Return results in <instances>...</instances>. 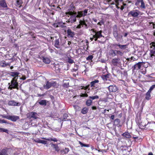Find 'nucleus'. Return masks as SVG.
Wrapping results in <instances>:
<instances>
[{
  "instance_id": "5fc2aeb1",
  "label": "nucleus",
  "mask_w": 155,
  "mask_h": 155,
  "mask_svg": "<svg viewBox=\"0 0 155 155\" xmlns=\"http://www.w3.org/2000/svg\"><path fill=\"white\" fill-rule=\"evenodd\" d=\"M120 45V44H113L112 45V46L114 47H115L116 48H116V47L117 46H119V45Z\"/></svg>"
},
{
  "instance_id": "20e7f679",
  "label": "nucleus",
  "mask_w": 155,
  "mask_h": 155,
  "mask_svg": "<svg viewBox=\"0 0 155 155\" xmlns=\"http://www.w3.org/2000/svg\"><path fill=\"white\" fill-rule=\"evenodd\" d=\"M140 12L137 10H133L128 13V16H132L134 17H137L139 15Z\"/></svg>"
},
{
  "instance_id": "774afa93",
  "label": "nucleus",
  "mask_w": 155,
  "mask_h": 155,
  "mask_svg": "<svg viewBox=\"0 0 155 155\" xmlns=\"http://www.w3.org/2000/svg\"><path fill=\"white\" fill-rule=\"evenodd\" d=\"M148 155H153V154L152 153L150 152L149 153Z\"/></svg>"
},
{
  "instance_id": "c9c22d12",
  "label": "nucleus",
  "mask_w": 155,
  "mask_h": 155,
  "mask_svg": "<svg viewBox=\"0 0 155 155\" xmlns=\"http://www.w3.org/2000/svg\"><path fill=\"white\" fill-rule=\"evenodd\" d=\"M153 48L150 51V55L151 57L154 56L155 54V46H153Z\"/></svg>"
},
{
  "instance_id": "0e129e2a",
  "label": "nucleus",
  "mask_w": 155,
  "mask_h": 155,
  "mask_svg": "<svg viewBox=\"0 0 155 155\" xmlns=\"http://www.w3.org/2000/svg\"><path fill=\"white\" fill-rule=\"evenodd\" d=\"M78 70V68H76V69H73V71H77Z\"/></svg>"
},
{
  "instance_id": "f257e3e1",
  "label": "nucleus",
  "mask_w": 155,
  "mask_h": 155,
  "mask_svg": "<svg viewBox=\"0 0 155 155\" xmlns=\"http://www.w3.org/2000/svg\"><path fill=\"white\" fill-rule=\"evenodd\" d=\"M87 13V9H85L84 12H78V14H74L73 12L69 11L66 13V14L69 15H71L70 18L67 21V22L71 23L74 22L76 21V18H80L86 15Z\"/></svg>"
},
{
  "instance_id": "4d7b16f0",
  "label": "nucleus",
  "mask_w": 155,
  "mask_h": 155,
  "mask_svg": "<svg viewBox=\"0 0 155 155\" xmlns=\"http://www.w3.org/2000/svg\"><path fill=\"white\" fill-rule=\"evenodd\" d=\"M48 49L51 53H53L54 52V50L53 49L49 48H48Z\"/></svg>"
},
{
  "instance_id": "ddd939ff",
  "label": "nucleus",
  "mask_w": 155,
  "mask_h": 155,
  "mask_svg": "<svg viewBox=\"0 0 155 155\" xmlns=\"http://www.w3.org/2000/svg\"><path fill=\"white\" fill-rule=\"evenodd\" d=\"M0 6L4 8H7L8 9V6L5 0H0Z\"/></svg>"
},
{
  "instance_id": "3c124183",
  "label": "nucleus",
  "mask_w": 155,
  "mask_h": 155,
  "mask_svg": "<svg viewBox=\"0 0 155 155\" xmlns=\"http://www.w3.org/2000/svg\"><path fill=\"white\" fill-rule=\"evenodd\" d=\"M68 117V116L67 114H64V118L63 119V120L65 121L66 120L65 119H66Z\"/></svg>"
},
{
  "instance_id": "f704fd0d",
  "label": "nucleus",
  "mask_w": 155,
  "mask_h": 155,
  "mask_svg": "<svg viewBox=\"0 0 155 155\" xmlns=\"http://www.w3.org/2000/svg\"><path fill=\"white\" fill-rule=\"evenodd\" d=\"M81 112L83 114H86L87 113V108H83L81 110Z\"/></svg>"
},
{
  "instance_id": "13d9d810",
  "label": "nucleus",
  "mask_w": 155,
  "mask_h": 155,
  "mask_svg": "<svg viewBox=\"0 0 155 155\" xmlns=\"http://www.w3.org/2000/svg\"><path fill=\"white\" fill-rule=\"evenodd\" d=\"M74 107L75 109H80V107L78 106H74Z\"/></svg>"
},
{
  "instance_id": "b1692460",
  "label": "nucleus",
  "mask_w": 155,
  "mask_h": 155,
  "mask_svg": "<svg viewBox=\"0 0 155 155\" xmlns=\"http://www.w3.org/2000/svg\"><path fill=\"white\" fill-rule=\"evenodd\" d=\"M123 137L126 138H129L131 137V136L130 135V134L128 132H125L122 134Z\"/></svg>"
},
{
  "instance_id": "9b49d317",
  "label": "nucleus",
  "mask_w": 155,
  "mask_h": 155,
  "mask_svg": "<svg viewBox=\"0 0 155 155\" xmlns=\"http://www.w3.org/2000/svg\"><path fill=\"white\" fill-rule=\"evenodd\" d=\"M19 74L18 72H11L10 75L14 77L12 79L16 80L18 78Z\"/></svg>"
},
{
  "instance_id": "9d476101",
  "label": "nucleus",
  "mask_w": 155,
  "mask_h": 155,
  "mask_svg": "<svg viewBox=\"0 0 155 155\" xmlns=\"http://www.w3.org/2000/svg\"><path fill=\"white\" fill-rule=\"evenodd\" d=\"M83 20H81L79 21V24L76 27L77 28H80L81 26H83L84 25H85V27L87 26V25L85 23L84 19H83Z\"/></svg>"
},
{
  "instance_id": "f03ea898",
  "label": "nucleus",
  "mask_w": 155,
  "mask_h": 155,
  "mask_svg": "<svg viewBox=\"0 0 155 155\" xmlns=\"http://www.w3.org/2000/svg\"><path fill=\"white\" fill-rule=\"evenodd\" d=\"M51 87H57V83L56 81H51L50 82L48 81L46 82V84L44 85L43 87L44 88L48 90L51 88Z\"/></svg>"
},
{
  "instance_id": "680f3d73",
  "label": "nucleus",
  "mask_w": 155,
  "mask_h": 155,
  "mask_svg": "<svg viewBox=\"0 0 155 155\" xmlns=\"http://www.w3.org/2000/svg\"><path fill=\"white\" fill-rule=\"evenodd\" d=\"M91 108L92 110H96L97 109V107L95 106H93Z\"/></svg>"
},
{
  "instance_id": "603ef678",
  "label": "nucleus",
  "mask_w": 155,
  "mask_h": 155,
  "mask_svg": "<svg viewBox=\"0 0 155 155\" xmlns=\"http://www.w3.org/2000/svg\"><path fill=\"white\" fill-rule=\"evenodd\" d=\"M79 143L81 145V146L82 147H87V145L83 144V143H82L80 141H79Z\"/></svg>"
},
{
  "instance_id": "49530a36",
  "label": "nucleus",
  "mask_w": 155,
  "mask_h": 155,
  "mask_svg": "<svg viewBox=\"0 0 155 155\" xmlns=\"http://www.w3.org/2000/svg\"><path fill=\"white\" fill-rule=\"evenodd\" d=\"M137 2L135 3V5H138L139 3H141L143 1V0H137Z\"/></svg>"
},
{
  "instance_id": "a19ab883",
  "label": "nucleus",
  "mask_w": 155,
  "mask_h": 155,
  "mask_svg": "<svg viewBox=\"0 0 155 155\" xmlns=\"http://www.w3.org/2000/svg\"><path fill=\"white\" fill-rule=\"evenodd\" d=\"M0 116L3 118H6L8 120V119L9 115H6L5 114H1Z\"/></svg>"
},
{
  "instance_id": "473e14b6",
  "label": "nucleus",
  "mask_w": 155,
  "mask_h": 155,
  "mask_svg": "<svg viewBox=\"0 0 155 155\" xmlns=\"http://www.w3.org/2000/svg\"><path fill=\"white\" fill-rule=\"evenodd\" d=\"M150 92H150L148 91V92L147 93L145 97V98L146 99L149 100L150 99Z\"/></svg>"
},
{
  "instance_id": "72a5a7b5",
  "label": "nucleus",
  "mask_w": 155,
  "mask_h": 155,
  "mask_svg": "<svg viewBox=\"0 0 155 155\" xmlns=\"http://www.w3.org/2000/svg\"><path fill=\"white\" fill-rule=\"evenodd\" d=\"M127 45H121L120 44V45H119V47L121 49H124L127 48Z\"/></svg>"
},
{
  "instance_id": "79ce46f5",
  "label": "nucleus",
  "mask_w": 155,
  "mask_h": 155,
  "mask_svg": "<svg viewBox=\"0 0 155 155\" xmlns=\"http://www.w3.org/2000/svg\"><path fill=\"white\" fill-rule=\"evenodd\" d=\"M68 63L70 64H72L74 62V61L73 60L71 59V58H68Z\"/></svg>"
},
{
  "instance_id": "1a4fd4ad",
  "label": "nucleus",
  "mask_w": 155,
  "mask_h": 155,
  "mask_svg": "<svg viewBox=\"0 0 155 155\" xmlns=\"http://www.w3.org/2000/svg\"><path fill=\"white\" fill-rule=\"evenodd\" d=\"M108 89L110 92H115L117 90V88L115 85H114L109 86Z\"/></svg>"
},
{
  "instance_id": "ea45409f",
  "label": "nucleus",
  "mask_w": 155,
  "mask_h": 155,
  "mask_svg": "<svg viewBox=\"0 0 155 155\" xmlns=\"http://www.w3.org/2000/svg\"><path fill=\"white\" fill-rule=\"evenodd\" d=\"M89 98L91 99L94 100L96 99H98L99 98L98 96L96 95L94 96H90Z\"/></svg>"
},
{
  "instance_id": "de8ad7c7",
  "label": "nucleus",
  "mask_w": 155,
  "mask_h": 155,
  "mask_svg": "<svg viewBox=\"0 0 155 155\" xmlns=\"http://www.w3.org/2000/svg\"><path fill=\"white\" fill-rule=\"evenodd\" d=\"M116 54H118L121 56L123 54V53L121 51L118 50H116Z\"/></svg>"
},
{
  "instance_id": "2f4dec72",
  "label": "nucleus",
  "mask_w": 155,
  "mask_h": 155,
  "mask_svg": "<svg viewBox=\"0 0 155 155\" xmlns=\"http://www.w3.org/2000/svg\"><path fill=\"white\" fill-rule=\"evenodd\" d=\"M99 82V81L98 80H95L91 82V87H94L95 84L96 83Z\"/></svg>"
},
{
  "instance_id": "a18cd8bd",
  "label": "nucleus",
  "mask_w": 155,
  "mask_h": 155,
  "mask_svg": "<svg viewBox=\"0 0 155 155\" xmlns=\"http://www.w3.org/2000/svg\"><path fill=\"white\" fill-rule=\"evenodd\" d=\"M155 84L152 85L148 91L151 92V91L155 88Z\"/></svg>"
},
{
  "instance_id": "58836bf2",
  "label": "nucleus",
  "mask_w": 155,
  "mask_h": 155,
  "mask_svg": "<svg viewBox=\"0 0 155 155\" xmlns=\"http://www.w3.org/2000/svg\"><path fill=\"white\" fill-rule=\"evenodd\" d=\"M0 123H5L7 124H9V123L6 120H2L0 119Z\"/></svg>"
},
{
  "instance_id": "09e8293b",
  "label": "nucleus",
  "mask_w": 155,
  "mask_h": 155,
  "mask_svg": "<svg viewBox=\"0 0 155 155\" xmlns=\"http://www.w3.org/2000/svg\"><path fill=\"white\" fill-rule=\"evenodd\" d=\"M92 102V101L91 99H88V106H89L91 105Z\"/></svg>"
},
{
  "instance_id": "c03bdc74",
  "label": "nucleus",
  "mask_w": 155,
  "mask_h": 155,
  "mask_svg": "<svg viewBox=\"0 0 155 155\" xmlns=\"http://www.w3.org/2000/svg\"><path fill=\"white\" fill-rule=\"evenodd\" d=\"M28 33L31 36H32L33 38H36V37L35 36H33L35 34V33L33 32H32V31L29 32Z\"/></svg>"
},
{
  "instance_id": "4be33fe9",
  "label": "nucleus",
  "mask_w": 155,
  "mask_h": 155,
  "mask_svg": "<svg viewBox=\"0 0 155 155\" xmlns=\"http://www.w3.org/2000/svg\"><path fill=\"white\" fill-rule=\"evenodd\" d=\"M84 90H85V93H81L80 96L81 97H87V93H86V90L87 89V86H86L85 87H84Z\"/></svg>"
},
{
  "instance_id": "69168bd1",
  "label": "nucleus",
  "mask_w": 155,
  "mask_h": 155,
  "mask_svg": "<svg viewBox=\"0 0 155 155\" xmlns=\"http://www.w3.org/2000/svg\"><path fill=\"white\" fill-rule=\"evenodd\" d=\"M120 8L121 10H122L124 8V6H121Z\"/></svg>"
},
{
  "instance_id": "aec40b11",
  "label": "nucleus",
  "mask_w": 155,
  "mask_h": 155,
  "mask_svg": "<svg viewBox=\"0 0 155 155\" xmlns=\"http://www.w3.org/2000/svg\"><path fill=\"white\" fill-rule=\"evenodd\" d=\"M41 139H44L45 140H47L49 141H53L54 142H57L58 141L57 139L55 138H47L45 137H41Z\"/></svg>"
},
{
  "instance_id": "7c9ffc66",
  "label": "nucleus",
  "mask_w": 155,
  "mask_h": 155,
  "mask_svg": "<svg viewBox=\"0 0 155 155\" xmlns=\"http://www.w3.org/2000/svg\"><path fill=\"white\" fill-rule=\"evenodd\" d=\"M0 155H8L6 150L5 149H2L0 152Z\"/></svg>"
},
{
  "instance_id": "412c9836",
  "label": "nucleus",
  "mask_w": 155,
  "mask_h": 155,
  "mask_svg": "<svg viewBox=\"0 0 155 155\" xmlns=\"http://www.w3.org/2000/svg\"><path fill=\"white\" fill-rule=\"evenodd\" d=\"M35 142L37 143H41L44 144H46L47 143V142L46 140H42L39 139H38L37 140H35Z\"/></svg>"
},
{
  "instance_id": "a878e982",
  "label": "nucleus",
  "mask_w": 155,
  "mask_h": 155,
  "mask_svg": "<svg viewBox=\"0 0 155 155\" xmlns=\"http://www.w3.org/2000/svg\"><path fill=\"white\" fill-rule=\"evenodd\" d=\"M59 41L58 39H57L55 41L54 43V46L57 48H59Z\"/></svg>"
},
{
  "instance_id": "2eb2a0df",
  "label": "nucleus",
  "mask_w": 155,
  "mask_h": 155,
  "mask_svg": "<svg viewBox=\"0 0 155 155\" xmlns=\"http://www.w3.org/2000/svg\"><path fill=\"white\" fill-rule=\"evenodd\" d=\"M113 35L118 41H120L122 38V36L119 35L118 33L113 34Z\"/></svg>"
},
{
  "instance_id": "a211bd4d",
  "label": "nucleus",
  "mask_w": 155,
  "mask_h": 155,
  "mask_svg": "<svg viewBox=\"0 0 155 155\" xmlns=\"http://www.w3.org/2000/svg\"><path fill=\"white\" fill-rule=\"evenodd\" d=\"M69 151V149L68 148H65L64 149L62 150H60V153L61 154H67Z\"/></svg>"
},
{
  "instance_id": "e433bc0d",
  "label": "nucleus",
  "mask_w": 155,
  "mask_h": 155,
  "mask_svg": "<svg viewBox=\"0 0 155 155\" xmlns=\"http://www.w3.org/2000/svg\"><path fill=\"white\" fill-rule=\"evenodd\" d=\"M0 132H5L8 133V130L3 128L0 127Z\"/></svg>"
},
{
  "instance_id": "e2e57ef3",
  "label": "nucleus",
  "mask_w": 155,
  "mask_h": 155,
  "mask_svg": "<svg viewBox=\"0 0 155 155\" xmlns=\"http://www.w3.org/2000/svg\"><path fill=\"white\" fill-rule=\"evenodd\" d=\"M151 44L152 45V46H155V42H152L151 43Z\"/></svg>"
},
{
  "instance_id": "bf43d9fd",
  "label": "nucleus",
  "mask_w": 155,
  "mask_h": 155,
  "mask_svg": "<svg viewBox=\"0 0 155 155\" xmlns=\"http://www.w3.org/2000/svg\"><path fill=\"white\" fill-rule=\"evenodd\" d=\"M89 62H90V64L91 65H93V62H92V61L91 60V61H89Z\"/></svg>"
},
{
  "instance_id": "bb28decb",
  "label": "nucleus",
  "mask_w": 155,
  "mask_h": 155,
  "mask_svg": "<svg viewBox=\"0 0 155 155\" xmlns=\"http://www.w3.org/2000/svg\"><path fill=\"white\" fill-rule=\"evenodd\" d=\"M110 54L113 56H114L116 55V50H111L110 51Z\"/></svg>"
},
{
  "instance_id": "dca6fc26",
  "label": "nucleus",
  "mask_w": 155,
  "mask_h": 155,
  "mask_svg": "<svg viewBox=\"0 0 155 155\" xmlns=\"http://www.w3.org/2000/svg\"><path fill=\"white\" fill-rule=\"evenodd\" d=\"M120 60V59L119 58H115L112 59L111 62L114 65H116Z\"/></svg>"
},
{
  "instance_id": "6ab92c4d",
  "label": "nucleus",
  "mask_w": 155,
  "mask_h": 155,
  "mask_svg": "<svg viewBox=\"0 0 155 155\" xmlns=\"http://www.w3.org/2000/svg\"><path fill=\"white\" fill-rule=\"evenodd\" d=\"M67 33L68 35L71 37H73L74 35V33L70 29L67 30Z\"/></svg>"
},
{
  "instance_id": "4c0bfd02",
  "label": "nucleus",
  "mask_w": 155,
  "mask_h": 155,
  "mask_svg": "<svg viewBox=\"0 0 155 155\" xmlns=\"http://www.w3.org/2000/svg\"><path fill=\"white\" fill-rule=\"evenodd\" d=\"M140 3L141 5H140V8H141L145 9L146 8V6H145L144 2L143 1Z\"/></svg>"
},
{
  "instance_id": "0eeeda50",
  "label": "nucleus",
  "mask_w": 155,
  "mask_h": 155,
  "mask_svg": "<svg viewBox=\"0 0 155 155\" xmlns=\"http://www.w3.org/2000/svg\"><path fill=\"white\" fill-rule=\"evenodd\" d=\"M20 119L18 116L16 115H9L8 120L13 122H16Z\"/></svg>"
},
{
  "instance_id": "37998d69",
  "label": "nucleus",
  "mask_w": 155,
  "mask_h": 155,
  "mask_svg": "<svg viewBox=\"0 0 155 155\" xmlns=\"http://www.w3.org/2000/svg\"><path fill=\"white\" fill-rule=\"evenodd\" d=\"M104 22L103 19H102L100 22H98L97 23V25H101L102 24H104Z\"/></svg>"
},
{
  "instance_id": "39448f33",
  "label": "nucleus",
  "mask_w": 155,
  "mask_h": 155,
  "mask_svg": "<svg viewBox=\"0 0 155 155\" xmlns=\"http://www.w3.org/2000/svg\"><path fill=\"white\" fill-rule=\"evenodd\" d=\"M93 31V32L94 33V34L95 33L94 35H93V38H95V41L97 40L98 38H100L102 37L101 35L102 31H100L97 32H95L93 29L91 30Z\"/></svg>"
},
{
  "instance_id": "4468645a",
  "label": "nucleus",
  "mask_w": 155,
  "mask_h": 155,
  "mask_svg": "<svg viewBox=\"0 0 155 155\" xmlns=\"http://www.w3.org/2000/svg\"><path fill=\"white\" fill-rule=\"evenodd\" d=\"M8 104L10 106H17L20 105V104L18 103L15 102L14 101L12 100L8 102Z\"/></svg>"
},
{
  "instance_id": "393cba45",
  "label": "nucleus",
  "mask_w": 155,
  "mask_h": 155,
  "mask_svg": "<svg viewBox=\"0 0 155 155\" xmlns=\"http://www.w3.org/2000/svg\"><path fill=\"white\" fill-rule=\"evenodd\" d=\"M43 62L46 63L48 64L50 62V60L47 58H44L43 59Z\"/></svg>"
},
{
  "instance_id": "f3484780",
  "label": "nucleus",
  "mask_w": 155,
  "mask_h": 155,
  "mask_svg": "<svg viewBox=\"0 0 155 155\" xmlns=\"http://www.w3.org/2000/svg\"><path fill=\"white\" fill-rule=\"evenodd\" d=\"M10 65V63H6L5 61H2L0 62V66L3 67H5L8 66L9 67Z\"/></svg>"
},
{
  "instance_id": "8fccbe9b",
  "label": "nucleus",
  "mask_w": 155,
  "mask_h": 155,
  "mask_svg": "<svg viewBox=\"0 0 155 155\" xmlns=\"http://www.w3.org/2000/svg\"><path fill=\"white\" fill-rule=\"evenodd\" d=\"M61 23L60 22H58V23L54 24V26H55L56 27H59V26L60 25V24Z\"/></svg>"
},
{
  "instance_id": "7ed1b4c3",
  "label": "nucleus",
  "mask_w": 155,
  "mask_h": 155,
  "mask_svg": "<svg viewBox=\"0 0 155 155\" xmlns=\"http://www.w3.org/2000/svg\"><path fill=\"white\" fill-rule=\"evenodd\" d=\"M11 84L9 85L8 88L12 90V89H16L18 90L19 88L18 87V83L17 82V79L14 80L12 79L11 82Z\"/></svg>"
},
{
  "instance_id": "6e6d98bb",
  "label": "nucleus",
  "mask_w": 155,
  "mask_h": 155,
  "mask_svg": "<svg viewBox=\"0 0 155 155\" xmlns=\"http://www.w3.org/2000/svg\"><path fill=\"white\" fill-rule=\"evenodd\" d=\"M138 137L135 136H133V138L135 139L136 140V141H138V140H139L140 139H138ZM140 140H141V139H140Z\"/></svg>"
},
{
  "instance_id": "c85d7f7f",
  "label": "nucleus",
  "mask_w": 155,
  "mask_h": 155,
  "mask_svg": "<svg viewBox=\"0 0 155 155\" xmlns=\"http://www.w3.org/2000/svg\"><path fill=\"white\" fill-rule=\"evenodd\" d=\"M46 101V100H41L38 103L41 105L46 106L47 104Z\"/></svg>"
},
{
  "instance_id": "f8f14e48",
  "label": "nucleus",
  "mask_w": 155,
  "mask_h": 155,
  "mask_svg": "<svg viewBox=\"0 0 155 155\" xmlns=\"http://www.w3.org/2000/svg\"><path fill=\"white\" fill-rule=\"evenodd\" d=\"M51 145L53 149L55 150V151L58 152L60 151V149L58 144H54L52 143H51Z\"/></svg>"
},
{
  "instance_id": "052dcab7",
  "label": "nucleus",
  "mask_w": 155,
  "mask_h": 155,
  "mask_svg": "<svg viewBox=\"0 0 155 155\" xmlns=\"http://www.w3.org/2000/svg\"><path fill=\"white\" fill-rule=\"evenodd\" d=\"M110 118L112 120H114V115H112L110 117Z\"/></svg>"
},
{
  "instance_id": "864d4df0",
  "label": "nucleus",
  "mask_w": 155,
  "mask_h": 155,
  "mask_svg": "<svg viewBox=\"0 0 155 155\" xmlns=\"http://www.w3.org/2000/svg\"><path fill=\"white\" fill-rule=\"evenodd\" d=\"M93 58V56L92 55H89L88 56V60L91 61Z\"/></svg>"
},
{
  "instance_id": "cd10ccee",
  "label": "nucleus",
  "mask_w": 155,
  "mask_h": 155,
  "mask_svg": "<svg viewBox=\"0 0 155 155\" xmlns=\"http://www.w3.org/2000/svg\"><path fill=\"white\" fill-rule=\"evenodd\" d=\"M23 2L22 0H17L16 1V3L17 5H19V7H21L22 6Z\"/></svg>"
},
{
  "instance_id": "338daca9",
  "label": "nucleus",
  "mask_w": 155,
  "mask_h": 155,
  "mask_svg": "<svg viewBox=\"0 0 155 155\" xmlns=\"http://www.w3.org/2000/svg\"><path fill=\"white\" fill-rule=\"evenodd\" d=\"M128 35L127 33H125L124 34V36L126 37Z\"/></svg>"
},
{
  "instance_id": "423d86ee",
  "label": "nucleus",
  "mask_w": 155,
  "mask_h": 155,
  "mask_svg": "<svg viewBox=\"0 0 155 155\" xmlns=\"http://www.w3.org/2000/svg\"><path fill=\"white\" fill-rule=\"evenodd\" d=\"M144 64L143 62H139L134 65L133 67V71H134L135 69L138 70L140 68L141 65Z\"/></svg>"
},
{
  "instance_id": "5701e85b",
  "label": "nucleus",
  "mask_w": 155,
  "mask_h": 155,
  "mask_svg": "<svg viewBox=\"0 0 155 155\" xmlns=\"http://www.w3.org/2000/svg\"><path fill=\"white\" fill-rule=\"evenodd\" d=\"M113 35L118 33V31L117 29V26L116 25H115L113 27Z\"/></svg>"
},
{
  "instance_id": "c756f323",
  "label": "nucleus",
  "mask_w": 155,
  "mask_h": 155,
  "mask_svg": "<svg viewBox=\"0 0 155 155\" xmlns=\"http://www.w3.org/2000/svg\"><path fill=\"white\" fill-rule=\"evenodd\" d=\"M120 122V120L119 119L117 118L115 119L114 121V125H118Z\"/></svg>"
},
{
  "instance_id": "6e6552de",
  "label": "nucleus",
  "mask_w": 155,
  "mask_h": 155,
  "mask_svg": "<svg viewBox=\"0 0 155 155\" xmlns=\"http://www.w3.org/2000/svg\"><path fill=\"white\" fill-rule=\"evenodd\" d=\"M37 114L35 112H31L29 113L28 114V117L30 118H33L34 119H37L38 117L37 116Z\"/></svg>"
}]
</instances>
